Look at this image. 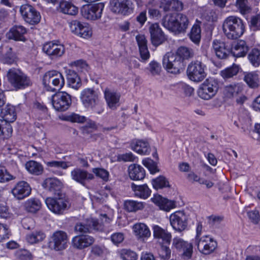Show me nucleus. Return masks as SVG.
Masks as SVG:
<instances>
[{
	"label": "nucleus",
	"mask_w": 260,
	"mask_h": 260,
	"mask_svg": "<svg viewBox=\"0 0 260 260\" xmlns=\"http://www.w3.org/2000/svg\"><path fill=\"white\" fill-rule=\"evenodd\" d=\"M118 255L122 260H137L138 255L136 252L129 249H122L118 251Z\"/></svg>",
	"instance_id": "3c124183"
},
{
	"label": "nucleus",
	"mask_w": 260,
	"mask_h": 260,
	"mask_svg": "<svg viewBox=\"0 0 260 260\" xmlns=\"http://www.w3.org/2000/svg\"><path fill=\"white\" fill-rule=\"evenodd\" d=\"M131 188L136 196L142 199L148 198L151 194V190L147 184L137 185L134 183L131 184Z\"/></svg>",
	"instance_id": "ea45409f"
},
{
	"label": "nucleus",
	"mask_w": 260,
	"mask_h": 260,
	"mask_svg": "<svg viewBox=\"0 0 260 260\" xmlns=\"http://www.w3.org/2000/svg\"><path fill=\"white\" fill-rule=\"evenodd\" d=\"M71 104V96L66 92H58L52 96V106L57 111H66L69 108Z\"/></svg>",
	"instance_id": "ddd939ff"
},
{
	"label": "nucleus",
	"mask_w": 260,
	"mask_h": 260,
	"mask_svg": "<svg viewBox=\"0 0 260 260\" xmlns=\"http://www.w3.org/2000/svg\"><path fill=\"white\" fill-rule=\"evenodd\" d=\"M152 184L155 189H161L169 186V182L164 176L159 177L152 180Z\"/></svg>",
	"instance_id": "5fc2aeb1"
},
{
	"label": "nucleus",
	"mask_w": 260,
	"mask_h": 260,
	"mask_svg": "<svg viewBox=\"0 0 260 260\" xmlns=\"http://www.w3.org/2000/svg\"><path fill=\"white\" fill-rule=\"evenodd\" d=\"M131 148L134 151L142 155H147L150 152V147L148 142L141 140L132 141Z\"/></svg>",
	"instance_id": "2f4dec72"
},
{
	"label": "nucleus",
	"mask_w": 260,
	"mask_h": 260,
	"mask_svg": "<svg viewBox=\"0 0 260 260\" xmlns=\"http://www.w3.org/2000/svg\"><path fill=\"white\" fill-rule=\"evenodd\" d=\"M244 81L250 87L255 88L258 86V76L255 73L247 74L244 77Z\"/></svg>",
	"instance_id": "864d4df0"
},
{
	"label": "nucleus",
	"mask_w": 260,
	"mask_h": 260,
	"mask_svg": "<svg viewBox=\"0 0 260 260\" xmlns=\"http://www.w3.org/2000/svg\"><path fill=\"white\" fill-rule=\"evenodd\" d=\"M153 202L159 207L160 209L166 211H169L176 207V202L164 198L161 196L153 199Z\"/></svg>",
	"instance_id": "79ce46f5"
},
{
	"label": "nucleus",
	"mask_w": 260,
	"mask_h": 260,
	"mask_svg": "<svg viewBox=\"0 0 260 260\" xmlns=\"http://www.w3.org/2000/svg\"><path fill=\"white\" fill-rule=\"evenodd\" d=\"M212 49L219 59H225L231 53V47L226 43L215 40L212 42Z\"/></svg>",
	"instance_id": "412c9836"
},
{
	"label": "nucleus",
	"mask_w": 260,
	"mask_h": 260,
	"mask_svg": "<svg viewBox=\"0 0 260 260\" xmlns=\"http://www.w3.org/2000/svg\"><path fill=\"white\" fill-rule=\"evenodd\" d=\"M239 69V66L234 63L231 67L221 71L220 74L224 79L231 78L238 74Z\"/></svg>",
	"instance_id": "8fccbe9b"
},
{
	"label": "nucleus",
	"mask_w": 260,
	"mask_h": 260,
	"mask_svg": "<svg viewBox=\"0 0 260 260\" xmlns=\"http://www.w3.org/2000/svg\"><path fill=\"white\" fill-rule=\"evenodd\" d=\"M15 177L11 175L5 168L3 166H0V182H6L10 180L14 179Z\"/></svg>",
	"instance_id": "e2e57ef3"
},
{
	"label": "nucleus",
	"mask_w": 260,
	"mask_h": 260,
	"mask_svg": "<svg viewBox=\"0 0 260 260\" xmlns=\"http://www.w3.org/2000/svg\"><path fill=\"white\" fill-rule=\"evenodd\" d=\"M42 50L51 59L60 57L65 53L64 46L54 41L45 43Z\"/></svg>",
	"instance_id": "a211bd4d"
},
{
	"label": "nucleus",
	"mask_w": 260,
	"mask_h": 260,
	"mask_svg": "<svg viewBox=\"0 0 260 260\" xmlns=\"http://www.w3.org/2000/svg\"><path fill=\"white\" fill-rule=\"evenodd\" d=\"M20 13L24 20L31 25L39 23L41 16L40 13L32 6L24 4L20 7Z\"/></svg>",
	"instance_id": "2eb2a0df"
},
{
	"label": "nucleus",
	"mask_w": 260,
	"mask_h": 260,
	"mask_svg": "<svg viewBox=\"0 0 260 260\" xmlns=\"http://www.w3.org/2000/svg\"><path fill=\"white\" fill-rule=\"evenodd\" d=\"M16 256L20 260H31L32 255L31 253L26 249H20L16 252Z\"/></svg>",
	"instance_id": "69168bd1"
},
{
	"label": "nucleus",
	"mask_w": 260,
	"mask_h": 260,
	"mask_svg": "<svg viewBox=\"0 0 260 260\" xmlns=\"http://www.w3.org/2000/svg\"><path fill=\"white\" fill-rule=\"evenodd\" d=\"M129 178L133 180H142L145 177V170L140 165L131 164L128 168Z\"/></svg>",
	"instance_id": "7c9ffc66"
},
{
	"label": "nucleus",
	"mask_w": 260,
	"mask_h": 260,
	"mask_svg": "<svg viewBox=\"0 0 260 260\" xmlns=\"http://www.w3.org/2000/svg\"><path fill=\"white\" fill-rule=\"evenodd\" d=\"M26 33V29L22 25L13 26L7 33V37L9 39L17 41L25 42L26 39L24 35Z\"/></svg>",
	"instance_id": "cd10ccee"
},
{
	"label": "nucleus",
	"mask_w": 260,
	"mask_h": 260,
	"mask_svg": "<svg viewBox=\"0 0 260 260\" xmlns=\"http://www.w3.org/2000/svg\"><path fill=\"white\" fill-rule=\"evenodd\" d=\"M141 57L143 60H146L150 57L149 52L147 45V40L144 35H137L136 37Z\"/></svg>",
	"instance_id": "c9c22d12"
},
{
	"label": "nucleus",
	"mask_w": 260,
	"mask_h": 260,
	"mask_svg": "<svg viewBox=\"0 0 260 260\" xmlns=\"http://www.w3.org/2000/svg\"><path fill=\"white\" fill-rule=\"evenodd\" d=\"M242 89L239 84H231L224 87L223 93L228 98H233L241 92Z\"/></svg>",
	"instance_id": "37998d69"
},
{
	"label": "nucleus",
	"mask_w": 260,
	"mask_h": 260,
	"mask_svg": "<svg viewBox=\"0 0 260 260\" xmlns=\"http://www.w3.org/2000/svg\"><path fill=\"white\" fill-rule=\"evenodd\" d=\"M12 192L15 198L20 200L28 196L31 192V188L25 181L18 182L12 189Z\"/></svg>",
	"instance_id": "b1692460"
},
{
	"label": "nucleus",
	"mask_w": 260,
	"mask_h": 260,
	"mask_svg": "<svg viewBox=\"0 0 260 260\" xmlns=\"http://www.w3.org/2000/svg\"><path fill=\"white\" fill-rule=\"evenodd\" d=\"M172 248L175 249L184 259L191 258L193 252L191 243L181 238L175 237L173 239Z\"/></svg>",
	"instance_id": "4468645a"
},
{
	"label": "nucleus",
	"mask_w": 260,
	"mask_h": 260,
	"mask_svg": "<svg viewBox=\"0 0 260 260\" xmlns=\"http://www.w3.org/2000/svg\"><path fill=\"white\" fill-rule=\"evenodd\" d=\"M222 29L224 35L228 39L235 40L243 34L245 26L241 18L235 16H230L224 20Z\"/></svg>",
	"instance_id": "f03ea898"
},
{
	"label": "nucleus",
	"mask_w": 260,
	"mask_h": 260,
	"mask_svg": "<svg viewBox=\"0 0 260 260\" xmlns=\"http://www.w3.org/2000/svg\"><path fill=\"white\" fill-rule=\"evenodd\" d=\"M64 119L71 122L84 123L86 121L87 119L84 116L72 113L71 114L65 116Z\"/></svg>",
	"instance_id": "052dcab7"
},
{
	"label": "nucleus",
	"mask_w": 260,
	"mask_h": 260,
	"mask_svg": "<svg viewBox=\"0 0 260 260\" xmlns=\"http://www.w3.org/2000/svg\"><path fill=\"white\" fill-rule=\"evenodd\" d=\"M235 5L243 14L248 13L250 10L248 0H236Z\"/></svg>",
	"instance_id": "bf43d9fd"
},
{
	"label": "nucleus",
	"mask_w": 260,
	"mask_h": 260,
	"mask_svg": "<svg viewBox=\"0 0 260 260\" xmlns=\"http://www.w3.org/2000/svg\"><path fill=\"white\" fill-rule=\"evenodd\" d=\"M248 50V48L246 43L243 40L238 41L231 47V53L236 57L244 56Z\"/></svg>",
	"instance_id": "f704fd0d"
},
{
	"label": "nucleus",
	"mask_w": 260,
	"mask_h": 260,
	"mask_svg": "<svg viewBox=\"0 0 260 260\" xmlns=\"http://www.w3.org/2000/svg\"><path fill=\"white\" fill-rule=\"evenodd\" d=\"M108 252L107 249L103 245H94L92 246L90 250L91 254L97 257H102Z\"/></svg>",
	"instance_id": "4d7b16f0"
},
{
	"label": "nucleus",
	"mask_w": 260,
	"mask_h": 260,
	"mask_svg": "<svg viewBox=\"0 0 260 260\" xmlns=\"http://www.w3.org/2000/svg\"><path fill=\"white\" fill-rule=\"evenodd\" d=\"M110 7L113 13L123 16L132 14L135 8L131 0H111Z\"/></svg>",
	"instance_id": "9b49d317"
},
{
	"label": "nucleus",
	"mask_w": 260,
	"mask_h": 260,
	"mask_svg": "<svg viewBox=\"0 0 260 260\" xmlns=\"http://www.w3.org/2000/svg\"><path fill=\"white\" fill-rule=\"evenodd\" d=\"M153 237L160 246L159 255L163 259H169L171 256V250L169 245L172 240L171 233L159 225H154L152 228Z\"/></svg>",
	"instance_id": "f257e3e1"
},
{
	"label": "nucleus",
	"mask_w": 260,
	"mask_h": 260,
	"mask_svg": "<svg viewBox=\"0 0 260 260\" xmlns=\"http://www.w3.org/2000/svg\"><path fill=\"white\" fill-rule=\"evenodd\" d=\"M12 50V47L9 45H2L0 47V61L9 64L14 63L17 59V56Z\"/></svg>",
	"instance_id": "5701e85b"
},
{
	"label": "nucleus",
	"mask_w": 260,
	"mask_h": 260,
	"mask_svg": "<svg viewBox=\"0 0 260 260\" xmlns=\"http://www.w3.org/2000/svg\"><path fill=\"white\" fill-rule=\"evenodd\" d=\"M201 28L198 24H194L189 34L190 39L196 45H199L201 41Z\"/></svg>",
	"instance_id": "603ef678"
},
{
	"label": "nucleus",
	"mask_w": 260,
	"mask_h": 260,
	"mask_svg": "<svg viewBox=\"0 0 260 260\" xmlns=\"http://www.w3.org/2000/svg\"><path fill=\"white\" fill-rule=\"evenodd\" d=\"M102 229V225L99 223L96 219L90 218L77 222L74 227V231L77 234L83 235L92 233L94 231H100Z\"/></svg>",
	"instance_id": "9d476101"
},
{
	"label": "nucleus",
	"mask_w": 260,
	"mask_h": 260,
	"mask_svg": "<svg viewBox=\"0 0 260 260\" xmlns=\"http://www.w3.org/2000/svg\"><path fill=\"white\" fill-rule=\"evenodd\" d=\"M56 10L58 13L70 16H75L78 13V8L72 2L67 1H61Z\"/></svg>",
	"instance_id": "a878e982"
},
{
	"label": "nucleus",
	"mask_w": 260,
	"mask_h": 260,
	"mask_svg": "<svg viewBox=\"0 0 260 260\" xmlns=\"http://www.w3.org/2000/svg\"><path fill=\"white\" fill-rule=\"evenodd\" d=\"M148 70L152 75L155 76L159 74L161 71V66L156 61H152L149 63Z\"/></svg>",
	"instance_id": "338daca9"
},
{
	"label": "nucleus",
	"mask_w": 260,
	"mask_h": 260,
	"mask_svg": "<svg viewBox=\"0 0 260 260\" xmlns=\"http://www.w3.org/2000/svg\"><path fill=\"white\" fill-rule=\"evenodd\" d=\"M149 31L152 44L158 46L161 44L165 40V36L158 23H154L150 25Z\"/></svg>",
	"instance_id": "bb28decb"
},
{
	"label": "nucleus",
	"mask_w": 260,
	"mask_h": 260,
	"mask_svg": "<svg viewBox=\"0 0 260 260\" xmlns=\"http://www.w3.org/2000/svg\"><path fill=\"white\" fill-rule=\"evenodd\" d=\"M68 84L69 86L76 90L78 89L82 85L81 79L77 73L72 70L66 71Z\"/></svg>",
	"instance_id": "4c0bfd02"
},
{
	"label": "nucleus",
	"mask_w": 260,
	"mask_h": 260,
	"mask_svg": "<svg viewBox=\"0 0 260 260\" xmlns=\"http://www.w3.org/2000/svg\"><path fill=\"white\" fill-rule=\"evenodd\" d=\"M68 241V235L65 232L56 231L50 237L48 247L51 250L61 251L67 247Z\"/></svg>",
	"instance_id": "1a4fd4ad"
},
{
	"label": "nucleus",
	"mask_w": 260,
	"mask_h": 260,
	"mask_svg": "<svg viewBox=\"0 0 260 260\" xmlns=\"http://www.w3.org/2000/svg\"><path fill=\"white\" fill-rule=\"evenodd\" d=\"M162 64L169 72L173 74L179 73L180 70H182L185 66L180 57L178 56L176 53L172 52L166 54L163 58Z\"/></svg>",
	"instance_id": "0eeeda50"
},
{
	"label": "nucleus",
	"mask_w": 260,
	"mask_h": 260,
	"mask_svg": "<svg viewBox=\"0 0 260 260\" xmlns=\"http://www.w3.org/2000/svg\"><path fill=\"white\" fill-rule=\"evenodd\" d=\"M46 237V234L42 230L37 229L31 231L26 235V241L30 244H35L42 242Z\"/></svg>",
	"instance_id": "72a5a7b5"
},
{
	"label": "nucleus",
	"mask_w": 260,
	"mask_h": 260,
	"mask_svg": "<svg viewBox=\"0 0 260 260\" xmlns=\"http://www.w3.org/2000/svg\"><path fill=\"white\" fill-rule=\"evenodd\" d=\"M124 209L128 212H136L142 210L144 206L142 202L134 200H127L124 203Z\"/></svg>",
	"instance_id": "09e8293b"
},
{
	"label": "nucleus",
	"mask_w": 260,
	"mask_h": 260,
	"mask_svg": "<svg viewBox=\"0 0 260 260\" xmlns=\"http://www.w3.org/2000/svg\"><path fill=\"white\" fill-rule=\"evenodd\" d=\"M206 67L202 62L199 60L191 61L188 66L187 74L188 78L194 82H201L206 76Z\"/></svg>",
	"instance_id": "6e6552de"
},
{
	"label": "nucleus",
	"mask_w": 260,
	"mask_h": 260,
	"mask_svg": "<svg viewBox=\"0 0 260 260\" xmlns=\"http://www.w3.org/2000/svg\"><path fill=\"white\" fill-rule=\"evenodd\" d=\"M7 77L9 82L16 90L24 89L31 85L29 77L19 70L10 69Z\"/></svg>",
	"instance_id": "39448f33"
},
{
	"label": "nucleus",
	"mask_w": 260,
	"mask_h": 260,
	"mask_svg": "<svg viewBox=\"0 0 260 260\" xmlns=\"http://www.w3.org/2000/svg\"><path fill=\"white\" fill-rule=\"evenodd\" d=\"M13 129L10 123L4 121H0V139H6L10 138L12 134Z\"/></svg>",
	"instance_id": "de8ad7c7"
},
{
	"label": "nucleus",
	"mask_w": 260,
	"mask_h": 260,
	"mask_svg": "<svg viewBox=\"0 0 260 260\" xmlns=\"http://www.w3.org/2000/svg\"><path fill=\"white\" fill-rule=\"evenodd\" d=\"M104 93V98L108 107L112 110L116 109L120 105V93L109 88H106Z\"/></svg>",
	"instance_id": "4be33fe9"
},
{
	"label": "nucleus",
	"mask_w": 260,
	"mask_h": 260,
	"mask_svg": "<svg viewBox=\"0 0 260 260\" xmlns=\"http://www.w3.org/2000/svg\"><path fill=\"white\" fill-rule=\"evenodd\" d=\"M104 8L102 3L84 6L81 9L82 16L87 19L95 20L101 18Z\"/></svg>",
	"instance_id": "f3484780"
},
{
	"label": "nucleus",
	"mask_w": 260,
	"mask_h": 260,
	"mask_svg": "<svg viewBox=\"0 0 260 260\" xmlns=\"http://www.w3.org/2000/svg\"><path fill=\"white\" fill-rule=\"evenodd\" d=\"M92 172L99 178H101L105 181H107L109 179V173L108 171L100 168H93Z\"/></svg>",
	"instance_id": "680f3d73"
},
{
	"label": "nucleus",
	"mask_w": 260,
	"mask_h": 260,
	"mask_svg": "<svg viewBox=\"0 0 260 260\" xmlns=\"http://www.w3.org/2000/svg\"><path fill=\"white\" fill-rule=\"evenodd\" d=\"M72 179L75 181L85 186L87 183L94 179V175L87 171L75 168L71 173Z\"/></svg>",
	"instance_id": "aec40b11"
},
{
	"label": "nucleus",
	"mask_w": 260,
	"mask_h": 260,
	"mask_svg": "<svg viewBox=\"0 0 260 260\" xmlns=\"http://www.w3.org/2000/svg\"><path fill=\"white\" fill-rule=\"evenodd\" d=\"M160 8L165 12L180 11L183 9V5L178 0H161Z\"/></svg>",
	"instance_id": "e433bc0d"
},
{
	"label": "nucleus",
	"mask_w": 260,
	"mask_h": 260,
	"mask_svg": "<svg viewBox=\"0 0 260 260\" xmlns=\"http://www.w3.org/2000/svg\"><path fill=\"white\" fill-rule=\"evenodd\" d=\"M250 26L251 29L253 31L260 30V14L251 18Z\"/></svg>",
	"instance_id": "774afa93"
},
{
	"label": "nucleus",
	"mask_w": 260,
	"mask_h": 260,
	"mask_svg": "<svg viewBox=\"0 0 260 260\" xmlns=\"http://www.w3.org/2000/svg\"><path fill=\"white\" fill-rule=\"evenodd\" d=\"M176 53L178 56L180 57V59H182V61L183 62L185 60H188L192 58L194 55V50L191 48L185 46L179 47Z\"/></svg>",
	"instance_id": "c03bdc74"
},
{
	"label": "nucleus",
	"mask_w": 260,
	"mask_h": 260,
	"mask_svg": "<svg viewBox=\"0 0 260 260\" xmlns=\"http://www.w3.org/2000/svg\"><path fill=\"white\" fill-rule=\"evenodd\" d=\"M248 59L254 67L260 65V51L257 49H252L248 54Z\"/></svg>",
	"instance_id": "6e6d98bb"
},
{
	"label": "nucleus",
	"mask_w": 260,
	"mask_h": 260,
	"mask_svg": "<svg viewBox=\"0 0 260 260\" xmlns=\"http://www.w3.org/2000/svg\"><path fill=\"white\" fill-rule=\"evenodd\" d=\"M43 186L54 195L62 194L60 193L62 183L57 178H48L46 179L43 183Z\"/></svg>",
	"instance_id": "c85d7f7f"
},
{
	"label": "nucleus",
	"mask_w": 260,
	"mask_h": 260,
	"mask_svg": "<svg viewBox=\"0 0 260 260\" xmlns=\"http://www.w3.org/2000/svg\"><path fill=\"white\" fill-rule=\"evenodd\" d=\"M217 246L216 241L208 236H203L197 241V247L199 250L206 255L212 253Z\"/></svg>",
	"instance_id": "6ab92c4d"
},
{
	"label": "nucleus",
	"mask_w": 260,
	"mask_h": 260,
	"mask_svg": "<svg viewBox=\"0 0 260 260\" xmlns=\"http://www.w3.org/2000/svg\"><path fill=\"white\" fill-rule=\"evenodd\" d=\"M218 89V84L214 79H207L202 83L198 91V95L204 100H209L213 98Z\"/></svg>",
	"instance_id": "f8f14e48"
},
{
	"label": "nucleus",
	"mask_w": 260,
	"mask_h": 260,
	"mask_svg": "<svg viewBox=\"0 0 260 260\" xmlns=\"http://www.w3.org/2000/svg\"><path fill=\"white\" fill-rule=\"evenodd\" d=\"M25 168L30 173L35 175H39L43 172L42 165L34 160L27 162L25 164Z\"/></svg>",
	"instance_id": "a18cd8bd"
},
{
	"label": "nucleus",
	"mask_w": 260,
	"mask_h": 260,
	"mask_svg": "<svg viewBox=\"0 0 260 260\" xmlns=\"http://www.w3.org/2000/svg\"><path fill=\"white\" fill-rule=\"evenodd\" d=\"M94 238L89 235H79L72 239L73 246L78 249H83L91 245L94 242Z\"/></svg>",
	"instance_id": "393cba45"
},
{
	"label": "nucleus",
	"mask_w": 260,
	"mask_h": 260,
	"mask_svg": "<svg viewBox=\"0 0 260 260\" xmlns=\"http://www.w3.org/2000/svg\"><path fill=\"white\" fill-rule=\"evenodd\" d=\"M170 224L173 229L181 232L185 230L188 225V218L184 211H177L170 216Z\"/></svg>",
	"instance_id": "dca6fc26"
},
{
	"label": "nucleus",
	"mask_w": 260,
	"mask_h": 260,
	"mask_svg": "<svg viewBox=\"0 0 260 260\" xmlns=\"http://www.w3.org/2000/svg\"><path fill=\"white\" fill-rule=\"evenodd\" d=\"M134 235L137 238L141 241L147 239L151 235L150 231L148 226L143 223H137L133 227Z\"/></svg>",
	"instance_id": "c756f323"
},
{
	"label": "nucleus",
	"mask_w": 260,
	"mask_h": 260,
	"mask_svg": "<svg viewBox=\"0 0 260 260\" xmlns=\"http://www.w3.org/2000/svg\"><path fill=\"white\" fill-rule=\"evenodd\" d=\"M46 204L48 209L55 214H63L70 208L67 199L63 194L57 197L47 198L45 200Z\"/></svg>",
	"instance_id": "423d86ee"
},
{
	"label": "nucleus",
	"mask_w": 260,
	"mask_h": 260,
	"mask_svg": "<svg viewBox=\"0 0 260 260\" xmlns=\"http://www.w3.org/2000/svg\"><path fill=\"white\" fill-rule=\"evenodd\" d=\"M1 114L4 119V121L9 123L14 122L16 119L15 107L9 104L2 110Z\"/></svg>",
	"instance_id": "a19ab883"
},
{
	"label": "nucleus",
	"mask_w": 260,
	"mask_h": 260,
	"mask_svg": "<svg viewBox=\"0 0 260 260\" xmlns=\"http://www.w3.org/2000/svg\"><path fill=\"white\" fill-rule=\"evenodd\" d=\"M143 165L149 170L151 174H154L159 171L157 165L152 159L147 158L142 161Z\"/></svg>",
	"instance_id": "13d9d810"
},
{
	"label": "nucleus",
	"mask_w": 260,
	"mask_h": 260,
	"mask_svg": "<svg viewBox=\"0 0 260 260\" xmlns=\"http://www.w3.org/2000/svg\"><path fill=\"white\" fill-rule=\"evenodd\" d=\"M81 99L84 106L100 114L104 111L103 104L100 101L97 92L92 88L84 89L81 93Z\"/></svg>",
	"instance_id": "7ed1b4c3"
},
{
	"label": "nucleus",
	"mask_w": 260,
	"mask_h": 260,
	"mask_svg": "<svg viewBox=\"0 0 260 260\" xmlns=\"http://www.w3.org/2000/svg\"><path fill=\"white\" fill-rule=\"evenodd\" d=\"M176 13H170L164 16L161 20L162 26L170 31L176 34Z\"/></svg>",
	"instance_id": "58836bf2"
},
{
	"label": "nucleus",
	"mask_w": 260,
	"mask_h": 260,
	"mask_svg": "<svg viewBox=\"0 0 260 260\" xmlns=\"http://www.w3.org/2000/svg\"><path fill=\"white\" fill-rule=\"evenodd\" d=\"M24 207L27 212L34 213L41 209V203L38 199L31 198L25 202Z\"/></svg>",
	"instance_id": "49530a36"
},
{
	"label": "nucleus",
	"mask_w": 260,
	"mask_h": 260,
	"mask_svg": "<svg viewBox=\"0 0 260 260\" xmlns=\"http://www.w3.org/2000/svg\"><path fill=\"white\" fill-rule=\"evenodd\" d=\"M176 34L185 33L189 24L188 17L185 14L176 13Z\"/></svg>",
	"instance_id": "473e14b6"
},
{
	"label": "nucleus",
	"mask_w": 260,
	"mask_h": 260,
	"mask_svg": "<svg viewBox=\"0 0 260 260\" xmlns=\"http://www.w3.org/2000/svg\"><path fill=\"white\" fill-rule=\"evenodd\" d=\"M47 166L51 168L67 169L69 166L67 162L64 161L52 160L46 163Z\"/></svg>",
	"instance_id": "0e129e2a"
},
{
	"label": "nucleus",
	"mask_w": 260,
	"mask_h": 260,
	"mask_svg": "<svg viewBox=\"0 0 260 260\" xmlns=\"http://www.w3.org/2000/svg\"><path fill=\"white\" fill-rule=\"evenodd\" d=\"M43 83L45 89L54 92L60 90L65 83L62 74L56 70L47 72L43 76Z\"/></svg>",
	"instance_id": "20e7f679"
}]
</instances>
